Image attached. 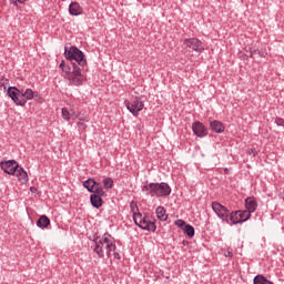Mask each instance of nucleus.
Instances as JSON below:
<instances>
[{
	"instance_id": "473e14b6",
	"label": "nucleus",
	"mask_w": 284,
	"mask_h": 284,
	"mask_svg": "<svg viewBox=\"0 0 284 284\" xmlns=\"http://www.w3.org/2000/svg\"><path fill=\"white\" fill-rule=\"evenodd\" d=\"M224 256H229L230 258H232V256H234V254L232 253V251H227Z\"/></svg>"
},
{
	"instance_id": "6ab92c4d",
	"label": "nucleus",
	"mask_w": 284,
	"mask_h": 284,
	"mask_svg": "<svg viewBox=\"0 0 284 284\" xmlns=\"http://www.w3.org/2000/svg\"><path fill=\"white\" fill-rule=\"evenodd\" d=\"M94 185H97V181H94V179H88L83 182V187H85V190L91 194H94Z\"/></svg>"
},
{
	"instance_id": "2eb2a0df",
	"label": "nucleus",
	"mask_w": 284,
	"mask_h": 284,
	"mask_svg": "<svg viewBox=\"0 0 284 284\" xmlns=\"http://www.w3.org/2000/svg\"><path fill=\"white\" fill-rule=\"evenodd\" d=\"M102 196H105V195H99L97 193H93V194L90 195V203L97 210H99V207L103 206V199H102Z\"/></svg>"
},
{
	"instance_id": "412c9836",
	"label": "nucleus",
	"mask_w": 284,
	"mask_h": 284,
	"mask_svg": "<svg viewBox=\"0 0 284 284\" xmlns=\"http://www.w3.org/2000/svg\"><path fill=\"white\" fill-rule=\"evenodd\" d=\"M93 194H99V196H105V191L103 190V185H101V183L95 182Z\"/></svg>"
},
{
	"instance_id": "bb28decb",
	"label": "nucleus",
	"mask_w": 284,
	"mask_h": 284,
	"mask_svg": "<svg viewBox=\"0 0 284 284\" xmlns=\"http://www.w3.org/2000/svg\"><path fill=\"white\" fill-rule=\"evenodd\" d=\"M175 225H176L178 227H181V230H184L185 225H187V224L185 223L184 220H176V221H175Z\"/></svg>"
},
{
	"instance_id": "6e6552de",
	"label": "nucleus",
	"mask_w": 284,
	"mask_h": 284,
	"mask_svg": "<svg viewBox=\"0 0 284 284\" xmlns=\"http://www.w3.org/2000/svg\"><path fill=\"white\" fill-rule=\"evenodd\" d=\"M212 210L221 221L230 223V211L219 202H212Z\"/></svg>"
},
{
	"instance_id": "1a4fd4ad",
	"label": "nucleus",
	"mask_w": 284,
	"mask_h": 284,
	"mask_svg": "<svg viewBox=\"0 0 284 284\" xmlns=\"http://www.w3.org/2000/svg\"><path fill=\"white\" fill-rule=\"evenodd\" d=\"M125 108L133 114V116H139V112L145 108V104L143 103V100L141 98L136 97L132 102L124 101Z\"/></svg>"
},
{
	"instance_id": "393cba45",
	"label": "nucleus",
	"mask_w": 284,
	"mask_h": 284,
	"mask_svg": "<svg viewBox=\"0 0 284 284\" xmlns=\"http://www.w3.org/2000/svg\"><path fill=\"white\" fill-rule=\"evenodd\" d=\"M8 83H10V80H8L6 78L0 79V88H3V90H6V88H8Z\"/></svg>"
},
{
	"instance_id": "20e7f679",
	"label": "nucleus",
	"mask_w": 284,
	"mask_h": 284,
	"mask_svg": "<svg viewBox=\"0 0 284 284\" xmlns=\"http://www.w3.org/2000/svg\"><path fill=\"white\" fill-rule=\"evenodd\" d=\"M64 57L68 61H71V63H75L78 68H85L88 65V60L85 59V54H83V51L79 50L77 47H70L69 49H64Z\"/></svg>"
},
{
	"instance_id": "dca6fc26",
	"label": "nucleus",
	"mask_w": 284,
	"mask_h": 284,
	"mask_svg": "<svg viewBox=\"0 0 284 284\" xmlns=\"http://www.w3.org/2000/svg\"><path fill=\"white\" fill-rule=\"evenodd\" d=\"M16 176L18 181L22 183V185H26L28 181H30V179L28 178V172H26V170H23V168L21 166H18V170L16 171Z\"/></svg>"
},
{
	"instance_id": "0eeeda50",
	"label": "nucleus",
	"mask_w": 284,
	"mask_h": 284,
	"mask_svg": "<svg viewBox=\"0 0 284 284\" xmlns=\"http://www.w3.org/2000/svg\"><path fill=\"white\" fill-rule=\"evenodd\" d=\"M252 214L246 211H234L230 214L229 223L231 225H241L242 223H245V221H250Z\"/></svg>"
},
{
	"instance_id": "9d476101",
	"label": "nucleus",
	"mask_w": 284,
	"mask_h": 284,
	"mask_svg": "<svg viewBox=\"0 0 284 284\" xmlns=\"http://www.w3.org/2000/svg\"><path fill=\"white\" fill-rule=\"evenodd\" d=\"M183 45L197 52V54H202L205 51V47H203V42L199 38H186L183 41Z\"/></svg>"
},
{
	"instance_id": "f704fd0d",
	"label": "nucleus",
	"mask_w": 284,
	"mask_h": 284,
	"mask_svg": "<svg viewBox=\"0 0 284 284\" xmlns=\"http://www.w3.org/2000/svg\"><path fill=\"white\" fill-rule=\"evenodd\" d=\"M30 192H37V187L31 186V187H30Z\"/></svg>"
},
{
	"instance_id": "a211bd4d",
	"label": "nucleus",
	"mask_w": 284,
	"mask_h": 284,
	"mask_svg": "<svg viewBox=\"0 0 284 284\" xmlns=\"http://www.w3.org/2000/svg\"><path fill=\"white\" fill-rule=\"evenodd\" d=\"M50 225V217L47 215H42L39 217L37 221V226L40 227L41 230H45Z\"/></svg>"
},
{
	"instance_id": "2f4dec72",
	"label": "nucleus",
	"mask_w": 284,
	"mask_h": 284,
	"mask_svg": "<svg viewBox=\"0 0 284 284\" xmlns=\"http://www.w3.org/2000/svg\"><path fill=\"white\" fill-rule=\"evenodd\" d=\"M248 154H252L253 156H256V154H258V152L256 151V149H251L248 151Z\"/></svg>"
},
{
	"instance_id": "c9c22d12",
	"label": "nucleus",
	"mask_w": 284,
	"mask_h": 284,
	"mask_svg": "<svg viewBox=\"0 0 284 284\" xmlns=\"http://www.w3.org/2000/svg\"><path fill=\"white\" fill-rule=\"evenodd\" d=\"M257 54L261 55V57H265V53H263L261 51H257Z\"/></svg>"
},
{
	"instance_id": "b1692460",
	"label": "nucleus",
	"mask_w": 284,
	"mask_h": 284,
	"mask_svg": "<svg viewBox=\"0 0 284 284\" xmlns=\"http://www.w3.org/2000/svg\"><path fill=\"white\" fill-rule=\"evenodd\" d=\"M62 119H64V121H69L70 119V111H68L67 108H62Z\"/></svg>"
},
{
	"instance_id": "ddd939ff",
	"label": "nucleus",
	"mask_w": 284,
	"mask_h": 284,
	"mask_svg": "<svg viewBox=\"0 0 284 284\" xmlns=\"http://www.w3.org/2000/svg\"><path fill=\"white\" fill-rule=\"evenodd\" d=\"M245 212H248V214H252L256 212V207H258V202L254 197H246L245 199Z\"/></svg>"
},
{
	"instance_id": "7ed1b4c3",
	"label": "nucleus",
	"mask_w": 284,
	"mask_h": 284,
	"mask_svg": "<svg viewBox=\"0 0 284 284\" xmlns=\"http://www.w3.org/2000/svg\"><path fill=\"white\" fill-rule=\"evenodd\" d=\"M7 94L16 105H20L21 108H23L28 101L34 99V91H32V89L19 90L17 87H9Z\"/></svg>"
},
{
	"instance_id": "4468645a",
	"label": "nucleus",
	"mask_w": 284,
	"mask_h": 284,
	"mask_svg": "<svg viewBox=\"0 0 284 284\" xmlns=\"http://www.w3.org/2000/svg\"><path fill=\"white\" fill-rule=\"evenodd\" d=\"M69 13L71 17H79L80 14H83V8L79 2H71L69 6Z\"/></svg>"
},
{
	"instance_id": "39448f33",
	"label": "nucleus",
	"mask_w": 284,
	"mask_h": 284,
	"mask_svg": "<svg viewBox=\"0 0 284 284\" xmlns=\"http://www.w3.org/2000/svg\"><path fill=\"white\" fill-rule=\"evenodd\" d=\"M133 221L138 227L146 232H156V224L141 213L133 214Z\"/></svg>"
},
{
	"instance_id": "f8f14e48",
	"label": "nucleus",
	"mask_w": 284,
	"mask_h": 284,
	"mask_svg": "<svg viewBox=\"0 0 284 284\" xmlns=\"http://www.w3.org/2000/svg\"><path fill=\"white\" fill-rule=\"evenodd\" d=\"M192 131L195 134V136H199V139H203L204 136H207V129L203 123L199 121L192 124Z\"/></svg>"
},
{
	"instance_id": "f03ea898",
	"label": "nucleus",
	"mask_w": 284,
	"mask_h": 284,
	"mask_svg": "<svg viewBox=\"0 0 284 284\" xmlns=\"http://www.w3.org/2000/svg\"><path fill=\"white\" fill-rule=\"evenodd\" d=\"M72 68L73 69H71L70 65L65 64V61H62L60 63V69L62 70V72H64V74H68L69 85H83V83H85V77L82 73L83 69L74 62L72 63Z\"/></svg>"
},
{
	"instance_id": "423d86ee",
	"label": "nucleus",
	"mask_w": 284,
	"mask_h": 284,
	"mask_svg": "<svg viewBox=\"0 0 284 284\" xmlns=\"http://www.w3.org/2000/svg\"><path fill=\"white\" fill-rule=\"evenodd\" d=\"M151 187V196H170L172 194V187L170 184L162 182V183H150Z\"/></svg>"
},
{
	"instance_id": "5701e85b",
	"label": "nucleus",
	"mask_w": 284,
	"mask_h": 284,
	"mask_svg": "<svg viewBox=\"0 0 284 284\" xmlns=\"http://www.w3.org/2000/svg\"><path fill=\"white\" fill-rule=\"evenodd\" d=\"M102 183L105 190H112V187L114 186V180H112V178L103 179Z\"/></svg>"
},
{
	"instance_id": "aec40b11",
	"label": "nucleus",
	"mask_w": 284,
	"mask_h": 284,
	"mask_svg": "<svg viewBox=\"0 0 284 284\" xmlns=\"http://www.w3.org/2000/svg\"><path fill=\"white\" fill-rule=\"evenodd\" d=\"M159 221H168V215L165 214V207L158 206L155 210Z\"/></svg>"
},
{
	"instance_id": "7c9ffc66",
	"label": "nucleus",
	"mask_w": 284,
	"mask_h": 284,
	"mask_svg": "<svg viewBox=\"0 0 284 284\" xmlns=\"http://www.w3.org/2000/svg\"><path fill=\"white\" fill-rule=\"evenodd\" d=\"M27 0H13L12 4L13 6H19V3H26Z\"/></svg>"
},
{
	"instance_id": "cd10ccee",
	"label": "nucleus",
	"mask_w": 284,
	"mask_h": 284,
	"mask_svg": "<svg viewBox=\"0 0 284 284\" xmlns=\"http://www.w3.org/2000/svg\"><path fill=\"white\" fill-rule=\"evenodd\" d=\"M275 123H276V125H278L280 128H284V119H283V118H276V119H275Z\"/></svg>"
},
{
	"instance_id": "f257e3e1",
	"label": "nucleus",
	"mask_w": 284,
	"mask_h": 284,
	"mask_svg": "<svg viewBox=\"0 0 284 284\" xmlns=\"http://www.w3.org/2000/svg\"><path fill=\"white\" fill-rule=\"evenodd\" d=\"M91 248L99 256V258H103V256L110 257L112 256V252H116V244L114 243V237L109 233H104L102 239L94 237L92 241Z\"/></svg>"
},
{
	"instance_id": "c756f323",
	"label": "nucleus",
	"mask_w": 284,
	"mask_h": 284,
	"mask_svg": "<svg viewBox=\"0 0 284 284\" xmlns=\"http://www.w3.org/2000/svg\"><path fill=\"white\" fill-rule=\"evenodd\" d=\"M78 128L80 130H85L88 128V125L85 123H83V122H78Z\"/></svg>"
},
{
	"instance_id": "a878e982",
	"label": "nucleus",
	"mask_w": 284,
	"mask_h": 284,
	"mask_svg": "<svg viewBox=\"0 0 284 284\" xmlns=\"http://www.w3.org/2000/svg\"><path fill=\"white\" fill-rule=\"evenodd\" d=\"M142 192H146L149 196H152V189L150 187V183L148 185L142 186Z\"/></svg>"
},
{
	"instance_id": "9b49d317",
	"label": "nucleus",
	"mask_w": 284,
	"mask_h": 284,
	"mask_svg": "<svg viewBox=\"0 0 284 284\" xmlns=\"http://www.w3.org/2000/svg\"><path fill=\"white\" fill-rule=\"evenodd\" d=\"M0 168L2 171H4L6 174H9L10 176H14L17 170L20 166H19V163H17V161L8 160L6 162H1Z\"/></svg>"
},
{
	"instance_id": "72a5a7b5",
	"label": "nucleus",
	"mask_w": 284,
	"mask_h": 284,
	"mask_svg": "<svg viewBox=\"0 0 284 284\" xmlns=\"http://www.w3.org/2000/svg\"><path fill=\"white\" fill-rule=\"evenodd\" d=\"M113 256H114V258H118V260L121 258V255H120L118 252H114V253H113Z\"/></svg>"
},
{
	"instance_id": "f3484780",
	"label": "nucleus",
	"mask_w": 284,
	"mask_h": 284,
	"mask_svg": "<svg viewBox=\"0 0 284 284\" xmlns=\"http://www.w3.org/2000/svg\"><path fill=\"white\" fill-rule=\"evenodd\" d=\"M210 128L213 132L216 134H221L225 132V125H223V122L214 120L210 123Z\"/></svg>"
},
{
	"instance_id": "4be33fe9",
	"label": "nucleus",
	"mask_w": 284,
	"mask_h": 284,
	"mask_svg": "<svg viewBox=\"0 0 284 284\" xmlns=\"http://www.w3.org/2000/svg\"><path fill=\"white\" fill-rule=\"evenodd\" d=\"M183 232L184 234H186V236H189V239H194V234H195L194 226L187 224L184 226Z\"/></svg>"
},
{
	"instance_id": "c85d7f7f",
	"label": "nucleus",
	"mask_w": 284,
	"mask_h": 284,
	"mask_svg": "<svg viewBox=\"0 0 284 284\" xmlns=\"http://www.w3.org/2000/svg\"><path fill=\"white\" fill-rule=\"evenodd\" d=\"M254 54H258V49H250V59H254Z\"/></svg>"
}]
</instances>
